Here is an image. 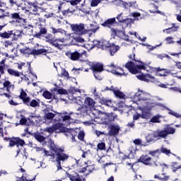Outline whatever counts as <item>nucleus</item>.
I'll use <instances>...</instances> for the list:
<instances>
[{"label":"nucleus","instance_id":"nucleus-1","mask_svg":"<svg viewBox=\"0 0 181 181\" xmlns=\"http://www.w3.org/2000/svg\"><path fill=\"white\" fill-rule=\"evenodd\" d=\"M117 23H118L117 22L115 17H114L107 18L103 23H100V25L103 26V28L110 29L111 36L113 37V39H115V37H117L119 33H122V30L115 28V25H117Z\"/></svg>","mask_w":181,"mask_h":181},{"label":"nucleus","instance_id":"nucleus-2","mask_svg":"<svg viewBox=\"0 0 181 181\" xmlns=\"http://www.w3.org/2000/svg\"><path fill=\"white\" fill-rule=\"evenodd\" d=\"M22 54H28V56H46L49 53V49H32L28 47L19 49Z\"/></svg>","mask_w":181,"mask_h":181},{"label":"nucleus","instance_id":"nucleus-3","mask_svg":"<svg viewBox=\"0 0 181 181\" xmlns=\"http://www.w3.org/2000/svg\"><path fill=\"white\" fill-rule=\"evenodd\" d=\"M4 139L6 141V142H8V148H13V146H16V148H18L17 153L21 152V148H19V146L23 148V146L26 145L25 140L21 139L20 137H6Z\"/></svg>","mask_w":181,"mask_h":181},{"label":"nucleus","instance_id":"nucleus-4","mask_svg":"<svg viewBox=\"0 0 181 181\" xmlns=\"http://www.w3.org/2000/svg\"><path fill=\"white\" fill-rule=\"evenodd\" d=\"M50 150L57 153V162H64V160H67V159H69V156L63 153L64 152V150H63L62 148H57L54 143L50 144Z\"/></svg>","mask_w":181,"mask_h":181},{"label":"nucleus","instance_id":"nucleus-5","mask_svg":"<svg viewBox=\"0 0 181 181\" xmlns=\"http://www.w3.org/2000/svg\"><path fill=\"white\" fill-rule=\"evenodd\" d=\"M144 64H145L143 63L142 65H135V63L130 61L125 64V67L132 74H138V73H141V70H145V69H146V66Z\"/></svg>","mask_w":181,"mask_h":181},{"label":"nucleus","instance_id":"nucleus-6","mask_svg":"<svg viewBox=\"0 0 181 181\" xmlns=\"http://www.w3.org/2000/svg\"><path fill=\"white\" fill-rule=\"evenodd\" d=\"M107 67H110L112 69H107V71H110L112 74H115L116 76H119L122 77V76H125V72L122 68L115 66L114 62H112L110 65H107Z\"/></svg>","mask_w":181,"mask_h":181},{"label":"nucleus","instance_id":"nucleus-7","mask_svg":"<svg viewBox=\"0 0 181 181\" xmlns=\"http://www.w3.org/2000/svg\"><path fill=\"white\" fill-rule=\"evenodd\" d=\"M176 132V129L170 127V124H166L164 129L159 132L160 138H166L168 135H173Z\"/></svg>","mask_w":181,"mask_h":181},{"label":"nucleus","instance_id":"nucleus-8","mask_svg":"<svg viewBox=\"0 0 181 181\" xmlns=\"http://www.w3.org/2000/svg\"><path fill=\"white\" fill-rule=\"evenodd\" d=\"M7 18H9V19L11 20V23H22V22L25 21V19H23L19 13H10L8 12Z\"/></svg>","mask_w":181,"mask_h":181},{"label":"nucleus","instance_id":"nucleus-9","mask_svg":"<svg viewBox=\"0 0 181 181\" xmlns=\"http://www.w3.org/2000/svg\"><path fill=\"white\" fill-rule=\"evenodd\" d=\"M87 53L86 51H83V52H78V51H75L74 52H71V51H68L66 52V56L70 59V60H72V62H77V60L80 59V57H83V55Z\"/></svg>","mask_w":181,"mask_h":181},{"label":"nucleus","instance_id":"nucleus-10","mask_svg":"<svg viewBox=\"0 0 181 181\" xmlns=\"http://www.w3.org/2000/svg\"><path fill=\"white\" fill-rule=\"evenodd\" d=\"M138 162L146 165H153L154 166H158L157 162L153 161V163H152V158L148 155H142L138 160Z\"/></svg>","mask_w":181,"mask_h":181},{"label":"nucleus","instance_id":"nucleus-11","mask_svg":"<svg viewBox=\"0 0 181 181\" xmlns=\"http://www.w3.org/2000/svg\"><path fill=\"white\" fill-rule=\"evenodd\" d=\"M141 111V118L143 119H151L152 118V112L151 110H152L151 107H148L144 106L143 107H140Z\"/></svg>","mask_w":181,"mask_h":181},{"label":"nucleus","instance_id":"nucleus-12","mask_svg":"<svg viewBox=\"0 0 181 181\" xmlns=\"http://www.w3.org/2000/svg\"><path fill=\"white\" fill-rule=\"evenodd\" d=\"M66 173L67 177H69V179L71 181H83V180H85L83 178V176L78 175V173H77L75 171H69V172H66Z\"/></svg>","mask_w":181,"mask_h":181},{"label":"nucleus","instance_id":"nucleus-13","mask_svg":"<svg viewBox=\"0 0 181 181\" xmlns=\"http://www.w3.org/2000/svg\"><path fill=\"white\" fill-rule=\"evenodd\" d=\"M71 28L76 35H83L84 33V24H72Z\"/></svg>","mask_w":181,"mask_h":181},{"label":"nucleus","instance_id":"nucleus-14","mask_svg":"<svg viewBox=\"0 0 181 181\" xmlns=\"http://www.w3.org/2000/svg\"><path fill=\"white\" fill-rule=\"evenodd\" d=\"M117 115L114 112L105 113L104 120L103 121V125H108L110 122H112L115 119Z\"/></svg>","mask_w":181,"mask_h":181},{"label":"nucleus","instance_id":"nucleus-15","mask_svg":"<svg viewBox=\"0 0 181 181\" xmlns=\"http://www.w3.org/2000/svg\"><path fill=\"white\" fill-rule=\"evenodd\" d=\"M168 168H169V165L166 164L160 165V169H161L163 172L160 176L159 177L160 180H162V181L169 180V176H168L166 173H164L165 171L168 170Z\"/></svg>","mask_w":181,"mask_h":181},{"label":"nucleus","instance_id":"nucleus-16","mask_svg":"<svg viewBox=\"0 0 181 181\" xmlns=\"http://www.w3.org/2000/svg\"><path fill=\"white\" fill-rule=\"evenodd\" d=\"M146 139L147 142H155V141H158L159 139V131L157 130L149 134L146 137Z\"/></svg>","mask_w":181,"mask_h":181},{"label":"nucleus","instance_id":"nucleus-17","mask_svg":"<svg viewBox=\"0 0 181 181\" xmlns=\"http://www.w3.org/2000/svg\"><path fill=\"white\" fill-rule=\"evenodd\" d=\"M64 40V39H52L49 40V43L52 45V46H54V47H56L59 50H62V49H63V44L60 43H63Z\"/></svg>","mask_w":181,"mask_h":181},{"label":"nucleus","instance_id":"nucleus-18","mask_svg":"<svg viewBox=\"0 0 181 181\" xmlns=\"http://www.w3.org/2000/svg\"><path fill=\"white\" fill-rule=\"evenodd\" d=\"M5 28V25H0V37L1 39H11L12 36V30L4 31L3 33L1 32L2 29Z\"/></svg>","mask_w":181,"mask_h":181},{"label":"nucleus","instance_id":"nucleus-19","mask_svg":"<svg viewBox=\"0 0 181 181\" xmlns=\"http://www.w3.org/2000/svg\"><path fill=\"white\" fill-rule=\"evenodd\" d=\"M136 77L141 81H155V77L152 76L151 74L144 75V74H141V75H138Z\"/></svg>","mask_w":181,"mask_h":181},{"label":"nucleus","instance_id":"nucleus-20","mask_svg":"<svg viewBox=\"0 0 181 181\" xmlns=\"http://www.w3.org/2000/svg\"><path fill=\"white\" fill-rule=\"evenodd\" d=\"M18 98L22 100L23 104H28L29 100H30V98L28 96V93H26L23 89H21V93L18 95Z\"/></svg>","mask_w":181,"mask_h":181},{"label":"nucleus","instance_id":"nucleus-21","mask_svg":"<svg viewBox=\"0 0 181 181\" xmlns=\"http://www.w3.org/2000/svg\"><path fill=\"white\" fill-rule=\"evenodd\" d=\"M159 107L160 108H161V110H168V114H170V115H173V117H175L176 118H181V115L172 110H170L169 108L166 107V106L165 105H162V103H159Z\"/></svg>","mask_w":181,"mask_h":181},{"label":"nucleus","instance_id":"nucleus-22","mask_svg":"<svg viewBox=\"0 0 181 181\" xmlns=\"http://www.w3.org/2000/svg\"><path fill=\"white\" fill-rule=\"evenodd\" d=\"M84 104L88 108H94L95 107V101L90 97L86 98Z\"/></svg>","mask_w":181,"mask_h":181},{"label":"nucleus","instance_id":"nucleus-23","mask_svg":"<svg viewBox=\"0 0 181 181\" xmlns=\"http://www.w3.org/2000/svg\"><path fill=\"white\" fill-rule=\"evenodd\" d=\"M119 132V127L115 125H111L110 129L108 132L109 136H115Z\"/></svg>","mask_w":181,"mask_h":181},{"label":"nucleus","instance_id":"nucleus-24","mask_svg":"<svg viewBox=\"0 0 181 181\" xmlns=\"http://www.w3.org/2000/svg\"><path fill=\"white\" fill-rule=\"evenodd\" d=\"M91 69L93 73H101V71H104V66L98 63L92 65Z\"/></svg>","mask_w":181,"mask_h":181},{"label":"nucleus","instance_id":"nucleus-25","mask_svg":"<svg viewBox=\"0 0 181 181\" xmlns=\"http://www.w3.org/2000/svg\"><path fill=\"white\" fill-rule=\"evenodd\" d=\"M108 49L110 53V56H114V54H115L119 50V46L110 44Z\"/></svg>","mask_w":181,"mask_h":181},{"label":"nucleus","instance_id":"nucleus-26","mask_svg":"<svg viewBox=\"0 0 181 181\" xmlns=\"http://www.w3.org/2000/svg\"><path fill=\"white\" fill-rule=\"evenodd\" d=\"M60 128V124H54L52 127H46L44 131L45 132H49V134H53L54 131H57V129H59Z\"/></svg>","mask_w":181,"mask_h":181},{"label":"nucleus","instance_id":"nucleus-27","mask_svg":"<svg viewBox=\"0 0 181 181\" xmlns=\"http://www.w3.org/2000/svg\"><path fill=\"white\" fill-rule=\"evenodd\" d=\"M111 44L108 42V41L103 40V41H100L98 42V47L99 49H102V50H107L110 47Z\"/></svg>","mask_w":181,"mask_h":181},{"label":"nucleus","instance_id":"nucleus-28","mask_svg":"<svg viewBox=\"0 0 181 181\" xmlns=\"http://www.w3.org/2000/svg\"><path fill=\"white\" fill-rule=\"evenodd\" d=\"M7 73H8V74H9V76H11L13 77H21V72H19L18 70H15L12 68H8Z\"/></svg>","mask_w":181,"mask_h":181},{"label":"nucleus","instance_id":"nucleus-29","mask_svg":"<svg viewBox=\"0 0 181 181\" xmlns=\"http://www.w3.org/2000/svg\"><path fill=\"white\" fill-rule=\"evenodd\" d=\"M47 33V29H46V28L45 27L40 26V32L36 33L34 37H37V39H40L42 35H46Z\"/></svg>","mask_w":181,"mask_h":181},{"label":"nucleus","instance_id":"nucleus-30","mask_svg":"<svg viewBox=\"0 0 181 181\" xmlns=\"http://www.w3.org/2000/svg\"><path fill=\"white\" fill-rule=\"evenodd\" d=\"M135 95L137 97L139 101H146L148 100V98H146V94L142 91L136 93Z\"/></svg>","mask_w":181,"mask_h":181},{"label":"nucleus","instance_id":"nucleus-31","mask_svg":"<svg viewBox=\"0 0 181 181\" xmlns=\"http://www.w3.org/2000/svg\"><path fill=\"white\" fill-rule=\"evenodd\" d=\"M25 105H27L28 107H32L33 108H36V107H39V102L36 100V99H33L31 101L30 100H28V102Z\"/></svg>","mask_w":181,"mask_h":181},{"label":"nucleus","instance_id":"nucleus-32","mask_svg":"<svg viewBox=\"0 0 181 181\" xmlns=\"http://www.w3.org/2000/svg\"><path fill=\"white\" fill-rule=\"evenodd\" d=\"M12 31V35H13V40H18L19 37L22 36V30H16L14 33L13 30Z\"/></svg>","mask_w":181,"mask_h":181},{"label":"nucleus","instance_id":"nucleus-33","mask_svg":"<svg viewBox=\"0 0 181 181\" xmlns=\"http://www.w3.org/2000/svg\"><path fill=\"white\" fill-rule=\"evenodd\" d=\"M113 93L117 98H120L121 100H124L125 98V94L124 93L121 92L119 90H113Z\"/></svg>","mask_w":181,"mask_h":181},{"label":"nucleus","instance_id":"nucleus-34","mask_svg":"<svg viewBox=\"0 0 181 181\" xmlns=\"http://www.w3.org/2000/svg\"><path fill=\"white\" fill-rule=\"evenodd\" d=\"M33 136L35 139H36V141H37L38 142H45V141L46 140V137L40 135V134L39 133H35L33 134Z\"/></svg>","mask_w":181,"mask_h":181},{"label":"nucleus","instance_id":"nucleus-35","mask_svg":"<svg viewBox=\"0 0 181 181\" xmlns=\"http://www.w3.org/2000/svg\"><path fill=\"white\" fill-rule=\"evenodd\" d=\"M54 91L57 92V94H60L61 95H67V90L63 88H54Z\"/></svg>","mask_w":181,"mask_h":181},{"label":"nucleus","instance_id":"nucleus-36","mask_svg":"<svg viewBox=\"0 0 181 181\" xmlns=\"http://www.w3.org/2000/svg\"><path fill=\"white\" fill-rule=\"evenodd\" d=\"M170 168L173 172L175 173V172H177L178 169H181V164L178 165L177 162H173L170 165Z\"/></svg>","mask_w":181,"mask_h":181},{"label":"nucleus","instance_id":"nucleus-37","mask_svg":"<svg viewBox=\"0 0 181 181\" xmlns=\"http://www.w3.org/2000/svg\"><path fill=\"white\" fill-rule=\"evenodd\" d=\"M53 96V94L49 90H45L42 93V97L45 98L46 100H52V97Z\"/></svg>","mask_w":181,"mask_h":181},{"label":"nucleus","instance_id":"nucleus-38","mask_svg":"<svg viewBox=\"0 0 181 181\" xmlns=\"http://www.w3.org/2000/svg\"><path fill=\"white\" fill-rule=\"evenodd\" d=\"M54 117H56V114L53 112H47L45 113L44 118L45 119H52Z\"/></svg>","mask_w":181,"mask_h":181},{"label":"nucleus","instance_id":"nucleus-39","mask_svg":"<svg viewBox=\"0 0 181 181\" xmlns=\"http://www.w3.org/2000/svg\"><path fill=\"white\" fill-rule=\"evenodd\" d=\"M97 151H105V143L100 142L97 145Z\"/></svg>","mask_w":181,"mask_h":181},{"label":"nucleus","instance_id":"nucleus-40","mask_svg":"<svg viewBox=\"0 0 181 181\" xmlns=\"http://www.w3.org/2000/svg\"><path fill=\"white\" fill-rule=\"evenodd\" d=\"M3 86L4 88H6V90H9V88L12 87L11 83L8 80H5V81L3 82Z\"/></svg>","mask_w":181,"mask_h":181},{"label":"nucleus","instance_id":"nucleus-41","mask_svg":"<svg viewBox=\"0 0 181 181\" xmlns=\"http://www.w3.org/2000/svg\"><path fill=\"white\" fill-rule=\"evenodd\" d=\"M28 11H30V12H33L34 15L37 14V5L35 4L33 6H30V8H28Z\"/></svg>","mask_w":181,"mask_h":181},{"label":"nucleus","instance_id":"nucleus-42","mask_svg":"<svg viewBox=\"0 0 181 181\" xmlns=\"http://www.w3.org/2000/svg\"><path fill=\"white\" fill-rule=\"evenodd\" d=\"M62 77H66V78H70V76L69 75V71L66 70V69H62L61 71Z\"/></svg>","mask_w":181,"mask_h":181},{"label":"nucleus","instance_id":"nucleus-43","mask_svg":"<svg viewBox=\"0 0 181 181\" xmlns=\"http://www.w3.org/2000/svg\"><path fill=\"white\" fill-rule=\"evenodd\" d=\"M100 103L103 105H107L108 107V105H110V104H111V100H107L105 98H102L100 100Z\"/></svg>","mask_w":181,"mask_h":181},{"label":"nucleus","instance_id":"nucleus-44","mask_svg":"<svg viewBox=\"0 0 181 181\" xmlns=\"http://www.w3.org/2000/svg\"><path fill=\"white\" fill-rule=\"evenodd\" d=\"M64 1H65L66 2H69L71 5H72L73 6L76 5H78V4L81 2V0H64Z\"/></svg>","mask_w":181,"mask_h":181},{"label":"nucleus","instance_id":"nucleus-45","mask_svg":"<svg viewBox=\"0 0 181 181\" xmlns=\"http://www.w3.org/2000/svg\"><path fill=\"white\" fill-rule=\"evenodd\" d=\"M4 18H8V12H5V10L0 8V19Z\"/></svg>","mask_w":181,"mask_h":181},{"label":"nucleus","instance_id":"nucleus-46","mask_svg":"<svg viewBox=\"0 0 181 181\" xmlns=\"http://www.w3.org/2000/svg\"><path fill=\"white\" fill-rule=\"evenodd\" d=\"M129 59H130V60H132L133 62H135V63H141V64H144V62H141L140 60H136V59H135V54L134 53L130 54L129 56Z\"/></svg>","mask_w":181,"mask_h":181},{"label":"nucleus","instance_id":"nucleus-47","mask_svg":"<svg viewBox=\"0 0 181 181\" xmlns=\"http://www.w3.org/2000/svg\"><path fill=\"white\" fill-rule=\"evenodd\" d=\"M149 12L151 13H159V9L158 8V6L153 5L151 8L149 10Z\"/></svg>","mask_w":181,"mask_h":181},{"label":"nucleus","instance_id":"nucleus-48","mask_svg":"<svg viewBox=\"0 0 181 181\" xmlns=\"http://www.w3.org/2000/svg\"><path fill=\"white\" fill-rule=\"evenodd\" d=\"M20 124L21 125H25L26 127H29V123L28 122V119L25 117H22L20 119Z\"/></svg>","mask_w":181,"mask_h":181},{"label":"nucleus","instance_id":"nucleus-49","mask_svg":"<svg viewBox=\"0 0 181 181\" xmlns=\"http://www.w3.org/2000/svg\"><path fill=\"white\" fill-rule=\"evenodd\" d=\"M140 118H142V115L139 114L138 112H136L133 115V121L135 122V121H138Z\"/></svg>","mask_w":181,"mask_h":181},{"label":"nucleus","instance_id":"nucleus-50","mask_svg":"<svg viewBox=\"0 0 181 181\" xmlns=\"http://www.w3.org/2000/svg\"><path fill=\"white\" fill-rule=\"evenodd\" d=\"M95 169V168L93 165H87L86 166V170L88 171L87 175H90V173H92L93 170H94Z\"/></svg>","mask_w":181,"mask_h":181},{"label":"nucleus","instance_id":"nucleus-51","mask_svg":"<svg viewBox=\"0 0 181 181\" xmlns=\"http://www.w3.org/2000/svg\"><path fill=\"white\" fill-rule=\"evenodd\" d=\"M165 30L167 35H169L170 33H173L176 32V28L171 27V28L164 30L163 32H165Z\"/></svg>","mask_w":181,"mask_h":181},{"label":"nucleus","instance_id":"nucleus-52","mask_svg":"<svg viewBox=\"0 0 181 181\" xmlns=\"http://www.w3.org/2000/svg\"><path fill=\"white\" fill-rule=\"evenodd\" d=\"M150 122H152L153 124L156 122H159V115H156V116H153L151 119Z\"/></svg>","mask_w":181,"mask_h":181},{"label":"nucleus","instance_id":"nucleus-53","mask_svg":"<svg viewBox=\"0 0 181 181\" xmlns=\"http://www.w3.org/2000/svg\"><path fill=\"white\" fill-rule=\"evenodd\" d=\"M160 152H161L162 153H165V155H167V156H169V155H170V153H172L170 152V150H168V148H163V147H162V148H160Z\"/></svg>","mask_w":181,"mask_h":181},{"label":"nucleus","instance_id":"nucleus-54","mask_svg":"<svg viewBox=\"0 0 181 181\" xmlns=\"http://www.w3.org/2000/svg\"><path fill=\"white\" fill-rule=\"evenodd\" d=\"M27 119L29 121L30 124H33L36 122V116H29Z\"/></svg>","mask_w":181,"mask_h":181},{"label":"nucleus","instance_id":"nucleus-55","mask_svg":"<svg viewBox=\"0 0 181 181\" xmlns=\"http://www.w3.org/2000/svg\"><path fill=\"white\" fill-rule=\"evenodd\" d=\"M18 180L21 181H33L36 180V176H35L33 179H27L26 177L22 176L21 177H18Z\"/></svg>","mask_w":181,"mask_h":181},{"label":"nucleus","instance_id":"nucleus-56","mask_svg":"<svg viewBox=\"0 0 181 181\" xmlns=\"http://www.w3.org/2000/svg\"><path fill=\"white\" fill-rule=\"evenodd\" d=\"M84 132L81 131L79 132L78 134V139H79V141H84Z\"/></svg>","mask_w":181,"mask_h":181},{"label":"nucleus","instance_id":"nucleus-57","mask_svg":"<svg viewBox=\"0 0 181 181\" xmlns=\"http://www.w3.org/2000/svg\"><path fill=\"white\" fill-rule=\"evenodd\" d=\"M165 41L167 42L168 45H173V43H175V41H173V37H167L165 38Z\"/></svg>","mask_w":181,"mask_h":181},{"label":"nucleus","instance_id":"nucleus-58","mask_svg":"<svg viewBox=\"0 0 181 181\" xmlns=\"http://www.w3.org/2000/svg\"><path fill=\"white\" fill-rule=\"evenodd\" d=\"M115 19H117L119 23H122L124 22V18H122V13L118 14Z\"/></svg>","mask_w":181,"mask_h":181},{"label":"nucleus","instance_id":"nucleus-59","mask_svg":"<svg viewBox=\"0 0 181 181\" xmlns=\"http://www.w3.org/2000/svg\"><path fill=\"white\" fill-rule=\"evenodd\" d=\"M10 6H18V0H8Z\"/></svg>","mask_w":181,"mask_h":181},{"label":"nucleus","instance_id":"nucleus-60","mask_svg":"<svg viewBox=\"0 0 181 181\" xmlns=\"http://www.w3.org/2000/svg\"><path fill=\"white\" fill-rule=\"evenodd\" d=\"M100 2H101V0H92L90 6H97Z\"/></svg>","mask_w":181,"mask_h":181},{"label":"nucleus","instance_id":"nucleus-61","mask_svg":"<svg viewBox=\"0 0 181 181\" xmlns=\"http://www.w3.org/2000/svg\"><path fill=\"white\" fill-rule=\"evenodd\" d=\"M122 23H125V25H127L128 26V25H131V23H132V19H131V18H124L123 20Z\"/></svg>","mask_w":181,"mask_h":181},{"label":"nucleus","instance_id":"nucleus-62","mask_svg":"<svg viewBox=\"0 0 181 181\" xmlns=\"http://www.w3.org/2000/svg\"><path fill=\"white\" fill-rule=\"evenodd\" d=\"M4 47H8L9 46H13V43L11 41L6 40L4 42Z\"/></svg>","mask_w":181,"mask_h":181},{"label":"nucleus","instance_id":"nucleus-63","mask_svg":"<svg viewBox=\"0 0 181 181\" xmlns=\"http://www.w3.org/2000/svg\"><path fill=\"white\" fill-rule=\"evenodd\" d=\"M62 118L64 122L65 121H70V119H71V117H70V115H64V116H62Z\"/></svg>","mask_w":181,"mask_h":181},{"label":"nucleus","instance_id":"nucleus-64","mask_svg":"<svg viewBox=\"0 0 181 181\" xmlns=\"http://www.w3.org/2000/svg\"><path fill=\"white\" fill-rule=\"evenodd\" d=\"M134 145H141L142 144V140H141L140 139H136L133 141Z\"/></svg>","mask_w":181,"mask_h":181}]
</instances>
